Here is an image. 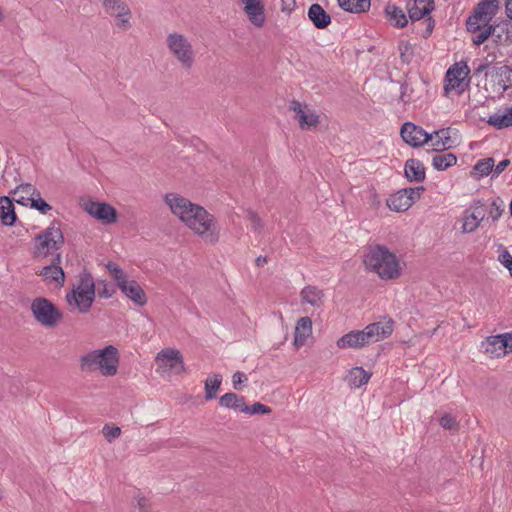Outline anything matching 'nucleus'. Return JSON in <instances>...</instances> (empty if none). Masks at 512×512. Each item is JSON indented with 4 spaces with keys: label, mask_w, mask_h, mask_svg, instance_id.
<instances>
[{
    "label": "nucleus",
    "mask_w": 512,
    "mask_h": 512,
    "mask_svg": "<svg viewBox=\"0 0 512 512\" xmlns=\"http://www.w3.org/2000/svg\"><path fill=\"white\" fill-rule=\"evenodd\" d=\"M164 200L171 213L194 235L205 243H218L221 226L214 214L178 193H168Z\"/></svg>",
    "instance_id": "1"
},
{
    "label": "nucleus",
    "mask_w": 512,
    "mask_h": 512,
    "mask_svg": "<svg viewBox=\"0 0 512 512\" xmlns=\"http://www.w3.org/2000/svg\"><path fill=\"white\" fill-rule=\"evenodd\" d=\"M365 268L381 280H395L401 277L404 262L389 248L376 244L370 246L363 259Z\"/></svg>",
    "instance_id": "2"
},
{
    "label": "nucleus",
    "mask_w": 512,
    "mask_h": 512,
    "mask_svg": "<svg viewBox=\"0 0 512 512\" xmlns=\"http://www.w3.org/2000/svg\"><path fill=\"white\" fill-rule=\"evenodd\" d=\"M120 353L116 346L107 345L100 349L90 350L79 359L83 372H97L103 377H113L118 374Z\"/></svg>",
    "instance_id": "3"
},
{
    "label": "nucleus",
    "mask_w": 512,
    "mask_h": 512,
    "mask_svg": "<svg viewBox=\"0 0 512 512\" xmlns=\"http://www.w3.org/2000/svg\"><path fill=\"white\" fill-rule=\"evenodd\" d=\"M168 55L183 70H192L197 63V48L193 38L180 31L168 32L164 39Z\"/></svg>",
    "instance_id": "4"
},
{
    "label": "nucleus",
    "mask_w": 512,
    "mask_h": 512,
    "mask_svg": "<svg viewBox=\"0 0 512 512\" xmlns=\"http://www.w3.org/2000/svg\"><path fill=\"white\" fill-rule=\"evenodd\" d=\"M95 296L94 279L89 273L84 272L79 275L72 290L66 294V301L70 310L86 314L90 311Z\"/></svg>",
    "instance_id": "5"
},
{
    "label": "nucleus",
    "mask_w": 512,
    "mask_h": 512,
    "mask_svg": "<svg viewBox=\"0 0 512 512\" xmlns=\"http://www.w3.org/2000/svg\"><path fill=\"white\" fill-rule=\"evenodd\" d=\"M106 267L117 287L129 300L140 307L146 305V293L136 280L131 279L125 271L115 263L109 262Z\"/></svg>",
    "instance_id": "6"
},
{
    "label": "nucleus",
    "mask_w": 512,
    "mask_h": 512,
    "mask_svg": "<svg viewBox=\"0 0 512 512\" xmlns=\"http://www.w3.org/2000/svg\"><path fill=\"white\" fill-rule=\"evenodd\" d=\"M30 310L35 321L45 328H54L63 319V314L60 309L53 302L44 297L33 299Z\"/></svg>",
    "instance_id": "7"
},
{
    "label": "nucleus",
    "mask_w": 512,
    "mask_h": 512,
    "mask_svg": "<svg viewBox=\"0 0 512 512\" xmlns=\"http://www.w3.org/2000/svg\"><path fill=\"white\" fill-rule=\"evenodd\" d=\"M155 363L156 371L161 375H180L186 372L183 355L176 348L160 350L155 357Z\"/></svg>",
    "instance_id": "8"
},
{
    "label": "nucleus",
    "mask_w": 512,
    "mask_h": 512,
    "mask_svg": "<svg viewBox=\"0 0 512 512\" xmlns=\"http://www.w3.org/2000/svg\"><path fill=\"white\" fill-rule=\"evenodd\" d=\"M103 7L119 31L126 32L132 28V11L124 0H103Z\"/></svg>",
    "instance_id": "9"
},
{
    "label": "nucleus",
    "mask_w": 512,
    "mask_h": 512,
    "mask_svg": "<svg viewBox=\"0 0 512 512\" xmlns=\"http://www.w3.org/2000/svg\"><path fill=\"white\" fill-rule=\"evenodd\" d=\"M470 69L466 62L460 61L452 65L446 72L444 91L445 94H461L468 86Z\"/></svg>",
    "instance_id": "10"
},
{
    "label": "nucleus",
    "mask_w": 512,
    "mask_h": 512,
    "mask_svg": "<svg viewBox=\"0 0 512 512\" xmlns=\"http://www.w3.org/2000/svg\"><path fill=\"white\" fill-rule=\"evenodd\" d=\"M63 243L64 237L61 229L52 225L35 238V255L46 257L53 251L58 250Z\"/></svg>",
    "instance_id": "11"
},
{
    "label": "nucleus",
    "mask_w": 512,
    "mask_h": 512,
    "mask_svg": "<svg viewBox=\"0 0 512 512\" xmlns=\"http://www.w3.org/2000/svg\"><path fill=\"white\" fill-rule=\"evenodd\" d=\"M500 8L499 0H483L476 6L473 15H471L467 22V30H475L480 25H491L490 22L498 13Z\"/></svg>",
    "instance_id": "12"
},
{
    "label": "nucleus",
    "mask_w": 512,
    "mask_h": 512,
    "mask_svg": "<svg viewBox=\"0 0 512 512\" xmlns=\"http://www.w3.org/2000/svg\"><path fill=\"white\" fill-rule=\"evenodd\" d=\"M80 206L90 216L104 224H113L117 221V211L108 203L94 201L91 198H82Z\"/></svg>",
    "instance_id": "13"
},
{
    "label": "nucleus",
    "mask_w": 512,
    "mask_h": 512,
    "mask_svg": "<svg viewBox=\"0 0 512 512\" xmlns=\"http://www.w3.org/2000/svg\"><path fill=\"white\" fill-rule=\"evenodd\" d=\"M481 348L489 358L504 357L512 352V334L503 333L489 336L481 343Z\"/></svg>",
    "instance_id": "14"
},
{
    "label": "nucleus",
    "mask_w": 512,
    "mask_h": 512,
    "mask_svg": "<svg viewBox=\"0 0 512 512\" xmlns=\"http://www.w3.org/2000/svg\"><path fill=\"white\" fill-rule=\"evenodd\" d=\"M423 187L405 188L392 194L386 201L388 208L394 212H405L418 200Z\"/></svg>",
    "instance_id": "15"
},
{
    "label": "nucleus",
    "mask_w": 512,
    "mask_h": 512,
    "mask_svg": "<svg viewBox=\"0 0 512 512\" xmlns=\"http://www.w3.org/2000/svg\"><path fill=\"white\" fill-rule=\"evenodd\" d=\"M487 76L491 83H486V90L490 93L501 95L508 87L512 78V69L507 65L493 67Z\"/></svg>",
    "instance_id": "16"
},
{
    "label": "nucleus",
    "mask_w": 512,
    "mask_h": 512,
    "mask_svg": "<svg viewBox=\"0 0 512 512\" xmlns=\"http://www.w3.org/2000/svg\"><path fill=\"white\" fill-rule=\"evenodd\" d=\"M290 109L302 130H311L320 123V114L308 104L294 100L290 103Z\"/></svg>",
    "instance_id": "17"
},
{
    "label": "nucleus",
    "mask_w": 512,
    "mask_h": 512,
    "mask_svg": "<svg viewBox=\"0 0 512 512\" xmlns=\"http://www.w3.org/2000/svg\"><path fill=\"white\" fill-rule=\"evenodd\" d=\"M246 18L255 28H262L267 20L265 0H237Z\"/></svg>",
    "instance_id": "18"
},
{
    "label": "nucleus",
    "mask_w": 512,
    "mask_h": 512,
    "mask_svg": "<svg viewBox=\"0 0 512 512\" xmlns=\"http://www.w3.org/2000/svg\"><path fill=\"white\" fill-rule=\"evenodd\" d=\"M393 330V320L385 319L383 321L374 322L367 325L362 331L368 346L389 337L393 333Z\"/></svg>",
    "instance_id": "19"
},
{
    "label": "nucleus",
    "mask_w": 512,
    "mask_h": 512,
    "mask_svg": "<svg viewBox=\"0 0 512 512\" xmlns=\"http://www.w3.org/2000/svg\"><path fill=\"white\" fill-rule=\"evenodd\" d=\"M402 139L412 147H421L429 143L428 133L411 122H406L401 128Z\"/></svg>",
    "instance_id": "20"
},
{
    "label": "nucleus",
    "mask_w": 512,
    "mask_h": 512,
    "mask_svg": "<svg viewBox=\"0 0 512 512\" xmlns=\"http://www.w3.org/2000/svg\"><path fill=\"white\" fill-rule=\"evenodd\" d=\"M454 135H456V131L451 128H443L433 131L432 133H428V137H430V146L434 151L450 149L456 142Z\"/></svg>",
    "instance_id": "21"
},
{
    "label": "nucleus",
    "mask_w": 512,
    "mask_h": 512,
    "mask_svg": "<svg viewBox=\"0 0 512 512\" xmlns=\"http://www.w3.org/2000/svg\"><path fill=\"white\" fill-rule=\"evenodd\" d=\"M484 218L485 213L481 205L471 206L463 212L461 231L468 234L475 232Z\"/></svg>",
    "instance_id": "22"
},
{
    "label": "nucleus",
    "mask_w": 512,
    "mask_h": 512,
    "mask_svg": "<svg viewBox=\"0 0 512 512\" xmlns=\"http://www.w3.org/2000/svg\"><path fill=\"white\" fill-rule=\"evenodd\" d=\"M25 192L27 195L31 197L27 198L29 200V204L32 208L38 210L42 214H46L49 212L52 207L41 198L40 193L36 191L34 186L31 184L20 185L15 189V194H19Z\"/></svg>",
    "instance_id": "23"
},
{
    "label": "nucleus",
    "mask_w": 512,
    "mask_h": 512,
    "mask_svg": "<svg viewBox=\"0 0 512 512\" xmlns=\"http://www.w3.org/2000/svg\"><path fill=\"white\" fill-rule=\"evenodd\" d=\"M324 301V292L316 286H305L300 292V302L303 306L309 305L313 309H320Z\"/></svg>",
    "instance_id": "24"
},
{
    "label": "nucleus",
    "mask_w": 512,
    "mask_h": 512,
    "mask_svg": "<svg viewBox=\"0 0 512 512\" xmlns=\"http://www.w3.org/2000/svg\"><path fill=\"white\" fill-rule=\"evenodd\" d=\"M407 10L412 21L420 20L433 10V0H409Z\"/></svg>",
    "instance_id": "25"
},
{
    "label": "nucleus",
    "mask_w": 512,
    "mask_h": 512,
    "mask_svg": "<svg viewBox=\"0 0 512 512\" xmlns=\"http://www.w3.org/2000/svg\"><path fill=\"white\" fill-rule=\"evenodd\" d=\"M336 345L339 349H359L367 346V343L365 341L363 331L354 330L340 337L337 340Z\"/></svg>",
    "instance_id": "26"
},
{
    "label": "nucleus",
    "mask_w": 512,
    "mask_h": 512,
    "mask_svg": "<svg viewBox=\"0 0 512 512\" xmlns=\"http://www.w3.org/2000/svg\"><path fill=\"white\" fill-rule=\"evenodd\" d=\"M312 335V320L308 316L301 317L295 326L294 345L299 348Z\"/></svg>",
    "instance_id": "27"
},
{
    "label": "nucleus",
    "mask_w": 512,
    "mask_h": 512,
    "mask_svg": "<svg viewBox=\"0 0 512 512\" xmlns=\"http://www.w3.org/2000/svg\"><path fill=\"white\" fill-rule=\"evenodd\" d=\"M308 18L318 29H324L331 23L330 15L317 3L309 7Z\"/></svg>",
    "instance_id": "28"
},
{
    "label": "nucleus",
    "mask_w": 512,
    "mask_h": 512,
    "mask_svg": "<svg viewBox=\"0 0 512 512\" xmlns=\"http://www.w3.org/2000/svg\"><path fill=\"white\" fill-rule=\"evenodd\" d=\"M404 172L410 182H422L425 179L424 165L417 159H408L405 163Z\"/></svg>",
    "instance_id": "29"
},
{
    "label": "nucleus",
    "mask_w": 512,
    "mask_h": 512,
    "mask_svg": "<svg viewBox=\"0 0 512 512\" xmlns=\"http://www.w3.org/2000/svg\"><path fill=\"white\" fill-rule=\"evenodd\" d=\"M44 281L53 283L56 287H61L65 281V274L62 268L58 265H49L42 268L39 273Z\"/></svg>",
    "instance_id": "30"
},
{
    "label": "nucleus",
    "mask_w": 512,
    "mask_h": 512,
    "mask_svg": "<svg viewBox=\"0 0 512 512\" xmlns=\"http://www.w3.org/2000/svg\"><path fill=\"white\" fill-rule=\"evenodd\" d=\"M371 378V374L362 367H353L349 370L346 381L350 388L358 389L367 384Z\"/></svg>",
    "instance_id": "31"
},
{
    "label": "nucleus",
    "mask_w": 512,
    "mask_h": 512,
    "mask_svg": "<svg viewBox=\"0 0 512 512\" xmlns=\"http://www.w3.org/2000/svg\"><path fill=\"white\" fill-rule=\"evenodd\" d=\"M487 123L497 129L512 126V106L499 110L489 116Z\"/></svg>",
    "instance_id": "32"
},
{
    "label": "nucleus",
    "mask_w": 512,
    "mask_h": 512,
    "mask_svg": "<svg viewBox=\"0 0 512 512\" xmlns=\"http://www.w3.org/2000/svg\"><path fill=\"white\" fill-rule=\"evenodd\" d=\"M0 219L7 226H12L16 221L14 205L7 196L0 197Z\"/></svg>",
    "instance_id": "33"
},
{
    "label": "nucleus",
    "mask_w": 512,
    "mask_h": 512,
    "mask_svg": "<svg viewBox=\"0 0 512 512\" xmlns=\"http://www.w3.org/2000/svg\"><path fill=\"white\" fill-rule=\"evenodd\" d=\"M385 13L390 23L398 28H403L407 24V18L403 10L394 4H388L385 7Z\"/></svg>",
    "instance_id": "34"
},
{
    "label": "nucleus",
    "mask_w": 512,
    "mask_h": 512,
    "mask_svg": "<svg viewBox=\"0 0 512 512\" xmlns=\"http://www.w3.org/2000/svg\"><path fill=\"white\" fill-rule=\"evenodd\" d=\"M339 6L350 13L365 12L370 8V0H337Z\"/></svg>",
    "instance_id": "35"
},
{
    "label": "nucleus",
    "mask_w": 512,
    "mask_h": 512,
    "mask_svg": "<svg viewBox=\"0 0 512 512\" xmlns=\"http://www.w3.org/2000/svg\"><path fill=\"white\" fill-rule=\"evenodd\" d=\"M219 402L222 407L231 408L240 412H243L245 406L244 398L235 393L224 394L220 397Z\"/></svg>",
    "instance_id": "36"
},
{
    "label": "nucleus",
    "mask_w": 512,
    "mask_h": 512,
    "mask_svg": "<svg viewBox=\"0 0 512 512\" xmlns=\"http://www.w3.org/2000/svg\"><path fill=\"white\" fill-rule=\"evenodd\" d=\"M457 157L452 153L438 154L432 158V166L438 170L443 171L455 165Z\"/></svg>",
    "instance_id": "37"
},
{
    "label": "nucleus",
    "mask_w": 512,
    "mask_h": 512,
    "mask_svg": "<svg viewBox=\"0 0 512 512\" xmlns=\"http://www.w3.org/2000/svg\"><path fill=\"white\" fill-rule=\"evenodd\" d=\"M494 159L491 157L479 160L473 167V175L475 178H483L490 173L493 174Z\"/></svg>",
    "instance_id": "38"
},
{
    "label": "nucleus",
    "mask_w": 512,
    "mask_h": 512,
    "mask_svg": "<svg viewBox=\"0 0 512 512\" xmlns=\"http://www.w3.org/2000/svg\"><path fill=\"white\" fill-rule=\"evenodd\" d=\"M222 377L220 374H214L205 381V399L212 400L216 397L220 388Z\"/></svg>",
    "instance_id": "39"
},
{
    "label": "nucleus",
    "mask_w": 512,
    "mask_h": 512,
    "mask_svg": "<svg viewBox=\"0 0 512 512\" xmlns=\"http://www.w3.org/2000/svg\"><path fill=\"white\" fill-rule=\"evenodd\" d=\"M494 30L495 28L492 25L479 24L478 29L468 31L475 35L472 39L473 43L475 45H481L490 37Z\"/></svg>",
    "instance_id": "40"
},
{
    "label": "nucleus",
    "mask_w": 512,
    "mask_h": 512,
    "mask_svg": "<svg viewBox=\"0 0 512 512\" xmlns=\"http://www.w3.org/2000/svg\"><path fill=\"white\" fill-rule=\"evenodd\" d=\"M505 210V203L504 201L497 197L492 200L489 211H488V217L491 218L493 222L498 221L500 217L502 216L503 212Z\"/></svg>",
    "instance_id": "41"
},
{
    "label": "nucleus",
    "mask_w": 512,
    "mask_h": 512,
    "mask_svg": "<svg viewBox=\"0 0 512 512\" xmlns=\"http://www.w3.org/2000/svg\"><path fill=\"white\" fill-rule=\"evenodd\" d=\"M439 423L444 429L451 431H457L459 429V422L457 419L448 413H445L440 417Z\"/></svg>",
    "instance_id": "42"
},
{
    "label": "nucleus",
    "mask_w": 512,
    "mask_h": 512,
    "mask_svg": "<svg viewBox=\"0 0 512 512\" xmlns=\"http://www.w3.org/2000/svg\"><path fill=\"white\" fill-rule=\"evenodd\" d=\"M102 433L105 437V439L111 443L113 442L115 439L119 438L120 435H121V429L120 427L118 426H112V425H104V427L102 428Z\"/></svg>",
    "instance_id": "43"
},
{
    "label": "nucleus",
    "mask_w": 512,
    "mask_h": 512,
    "mask_svg": "<svg viewBox=\"0 0 512 512\" xmlns=\"http://www.w3.org/2000/svg\"><path fill=\"white\" fill-rule=\"evenodd\" d=\"M271 409L262 404V403H254L252 406H247L245 404L244 406V409H243V413H246V414H250V415H255V414H268L270 413Z\"/></svg>",
    "instance_id": "44"
},
{
    "label": "nucleus",
    "mask_w": 512,
    "mask_h": 512,
    "mask_svg": "<svg viewBox=\"0 0 512 512\" xmlns=\"http://www.w3.org/2000/svg\"><path fill=\"white\" fill-rule=\"evenodd\" d=\"M498 261L509 270L512 276V255L503 246L499 247Z\"/></svg>",
    "instance_id": "45"
},
{
    "label": "nucleus",
    "mask_w": 512,
    "mask_h": 512,
    "mask_svg": "<svg viewBox=\"0 0 512 512\" xmlns=\"http://www.w3.org/2000/svg\"><path fill=\"white\" fill-rule=\"evenodd\" d=\"M399 52H400V56L404 62H406V63L410 62L412 54H413V50H412V46L409 42L402 41L399 44Z\"/></svg>",
    "instance_id": "46"
},
{
    "label": "nucleus",
    "mask_w": 512,
    "mask_h": 512,
    "mask_svg": "<svg viewBox=\"0 0 512 512\" xmlns=\"http://www.w3.org/2000/svg\"><path fill=\"white\" fill-rule=\"evenodd\" d=\"M136 507L138 508L139 512H150V500L145 496L138 495L136 498Z\"/></svg>",
    "instance_id": "47"
},
{
    "label": "nucleus",
    "mask_w": 512,
    "mask_h": 512,
    "mask_svg": "<svg viewBox=\"0 0 512 512\" xmlns=\"http://www.w3.org/2000/svg\"><path fill=\"white\" fill-rule=\"evenodd\" d=\"M248 377L243 372L237 371L232 376V383L235 389H240L242 384H246Z\"/></svg>",
    "instance_id": "48"
},
{
    "label": "nucleus",
    "mask_w": 512,
    "mask_h": 512,
    "mask_svg": "<svg viewBox=\"0 0 512 512\" xmlns=\"http://www.w3.org/2000/svg\"><path fill=\"white\" fill-rule=\"evenodd\" d=\"M509 164H510V160H508V159H504V160L500 161L497 165L494 164L492 177L493 178L498 177L506 169V167Z\"/></svg>",
    "instance_id": "49"
},
{
    "label": "nucleus",
    "mask_w": 512,
    "mask_h": 512,
    "mask_svg": "<svg viewBox=\"0 0 512 512\" xmlns=\"http://www.w3.org/2000/svg\"><path fill=\"white\" fill-rule=\"evenodd\" d=\"M296 7L295 0H281V11L290 14Z\"/></svg>",
    "instance_id": "50"
},
{
    "label": "nucleus",
    "mask_w": 512,
    "mask_h": 512,
    "mask_svg": "<svg viewBox=\"0 0 512 512\" xmlns=\"http://www.w3.org/2000/svg\"><path fill=\"white\" fill-rule=\"evenodd\" d=\"M249 221H250L251 227L254 230H259L263 226L261 219L255 213H252V212L249 213Z\"/></svg>",
    "instance_id": "51"
},
{
    "label": "nucleus",
    "mask_w": 512,
    "mask_h": 512,
    "mask_svg": "<svg viewBox=\"0 0 512 512\" xmlns=\"http://www.w3.org/2000/svg\"><path fill=\"white\" fill-rule=\"evenodd\" d=\"M13 193H15V191ZM14 196V200L22 205H27L29 203V200H27V198L31 197L30 195H27L25 192L19 193L17 195L14 194Z\"/></svg>",
    "instance_id": "52"
},
{
    "label": "nucleus",
    "mask_w": 512,
    "mask_h": 512,
    "mask_svg": "<svg viewBox=\"0 0 512 512\" xmlns=\"http://www.w3.org/2000/svg\"><path fill=\"white\" fill-rule=\"evenodd\" d=\"M506 15L512 20V0H507L505 4Z\"/></svg>",
    "instance_id": "53"
},
{
    "label": "nucleus",
    "mask_w": 512,
    "mask_h": 512,
    "mask_svg": "<svg viewBox=\"0 0 512 512\" xmlns=\"http://www.w3.org/2000/svg\"><path fill=\"white\" fill-rule=\"evenodd\" d=\"M4 18V14H3V11L0 9V21H2Z\"/></svg>",
    "instance_id": "54"
},
{
    "label": "nucleus",
    "mask_w": 512,
    "mask_h": 512,
    "mask_svg": "<svg viewBox=\"0 0 512 512\" xmlns=\"http://www.w3.org/2000/svg\"><path fill=\"white\" fill-rule=\"evenodd\" d=\"M257 262H258V265H260V263L266 262V259L260 260V258H258Z\"/></svg>",
    "instance_id": "55"
},
{
    "label": "nucleus",
    "mask_w": 512,
    "mask_h": 512,
    "mask_svg": "<svg viewBox=\"0 0 512 512\" xmlns=\"http://www.w3.org/2000/svg\"><path fill=\"white\" fill-rule=\"evenodd\" d=\"M257 262H258V265H260V263L266 262V259L260 260V258H258Z\"/></svg>",
    "instance_id": "56"
},
{
    "label": "nucleus",
    "mask_w": 512,
    "mask_h": 512,
    "mask_svg": "<svg viewBox=\"0 0 512 512\" xmlns=\"http://www.w3.org/2000/svg\"><path fill=\"white\" fill-rule=\"evenodd\" d=\"M257 262H258V265H260V263L266 262V259L260 260V258H258Z\"/></svg>",
    "instance_id": "57"
},
{
    "label": "nucleus",
    "mask_w": 512,
    "mask_h": 512,
    "mask_svg": "<svg viewBox=\"0 0 512 512\" xmlns=\"http://www.w3.org/2000/svg\"><path fill=\"white\" fill-rule=\"evenodd\" d=\"M56 259H57L58 262H60V255L59 254L56 256Z\"/></svg>",
    "instance_id": "58"
},
{
    "label": "nucleus",
    "mask_w": 512,
    "mask_h": 512,
    "mask_svg": "<svg viewBox=\"0 0 512 512\" xmlns=\"http://www.w3.org/2000/svg\"><path fill=\"white\" fill-rule=\"evenodd\" d=\"M3 497V493L2 491L0 490V499Z\"/></svg>",
    "instance_id": "59"
}]
</instances>
